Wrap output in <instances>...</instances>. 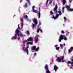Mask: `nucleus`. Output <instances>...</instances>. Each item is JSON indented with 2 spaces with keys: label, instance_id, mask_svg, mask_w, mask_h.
Masks as SVG:
<instances>
[{
  "label": "nucleus",
  "instance_id": "1",
  "mask_svg": "<svg viewBox=\"0 0 73 73\" xmlns=\"http://www.w3.org/2000/svg\"><path fill=\"white\" fill-rule=\"evenodd\" d=\"M17 36H18V37H20V36H21V37H23V34H22L21 33H20L18 34H15V36H14L13 37H12L11 38L12 40H15L17 38Z\"/></svg>",
  "mask_w": 73,
  "mask_h": 73
},
{
  "label": "nucleus",
  "instance_id": "2",
  "mask_svg": "<svg viewBox=\"0 0 73 73\" xmlns=\"http://www.w3.org/2000/svg\"><path fill=\"white\" fill-rule=\"evenodd\" d=\"M64 56H62L61 57H58L57 59V61L58 62H61V61L62 60V62H65V60H64Z\"/></svg>",
  "mask_w": 73,
  "mask_h": 73
},
{
  "label": "nucleus",
  "instance_id": "3",
  "mask_svg": "<svg viewBox=\"0 0 73 73\" xmlns=\"http://www.w3.org/2000/svg\"><path fill=\"white\" fill-rule=\"evenodd\" d=\"M44 68L46 70V73H50V71L49 70V69H48V65L46 64L45 65Z\"/></svg>",
  "mask_w": 73,
  "mask_h": 73
},
{
  "label": "nucleus",
  "instance_id": "4",
  "mask_svg": "<svg viewBox=\"0 0 73 73\" xmlns=\"http://www.w3.org/2000/svg\"><path fill=\"white\" fill-rule=\"evenodd\" d=\"M66 8L68 10V11L70 12H72L73 11V9H71L69 6H68V5H66Z\"/></svg>",
  "mask_w": 73,
  "mask_h": 73
},
{
  "label": "nucleus",
  "instance_id": "5",
  "mask_svg": "<svg viewBox=\"0 0 73 73\" xmlns=\"http://www.w3.org/2000/svg\"><path fill=\"white\" fill-rule=\"evenodd\" d=\"M58 8L57 5H55V7L54 8L53 11L55 13H57L58 12H57V9Z\"/></svg>",
  "mask_w": 73,
  "mask_h": 73
},
{
  "label": "nucleus",
  "instance_id": "6",
  "mask_svg": "<svg viewBox=\"0 0 73 73\" xmlns=\"http://www.w3.org/2000/svg\"><path fill=\"white\" fill-rule=\"evenodd\" d=\"M64 36L61 35L60 36V38H59L58 41L59 42H61V40H64V38L63 37Z\"/></svg>",
  "mask_w": 73,
  "mask_h": 73
},
{
  "label": "nucleus",
  "instance_id": "7",
  "mask_svg": "<svg viewBox=\"0 0 73 73\" xmlns=\"http://www.w3.org/2000/svg\"><path fill=\"white\" fill-rule=\"evenodd\" d=\"M33 21L34 23H35V25H37L38 24V22H37V20L35 19H33Z\"/></svg>",
  "mask_w": 73,
  "mask_h": 73
},
{
  "label": "nucleus",
  "instance_id": "8",
  "mask_svg": "<svg viewBox=\"0 0 73 73\" xmlns=\"http://www.w3.org/2000/svg\"><path fill=\"white\" fill-rule=\"evenodd\" d=\"M54 69L55 72H56L57 70V69H58V67L56 65H55L54 67Z\"/></svg>",
  "mask_w": 73,
  "mask_h": 73
},
{
  "label": "nucleus",
  "instance_id": "9",
  "mask_svg": "<svg viewBox=\"0 0 73 73\" xmlns=\"http://www.w3.org/2000/svg\"><path fill=\"white\" fill-rule=\"evenodd\" d=\"M25 50L26 52L27 55H28L29 54V52L28 51V47H27L25 49Z\"/></svg>",
  "mask_w": 73,
  "mask_h": 73
},
{
  "label": "nucleus",
  "instance_id": "10",
  "mask_svg": "<svg viewBox=\"0 0 73 73\" xmlns=\"http://www.w3.org/2000/svg\"><path fill=\"white\" fill-rule=\"evenodd\" d=\"M73 49V47H71L70 48V49H69L68 50V53H71Z\"/></svg>",
  "mask_w": 73,
  "mask_h": 73
},
{
  "label": "nucleus",
  "instance_id": "11",
  "mask_svg": "<svg viewBox=\"0 0 73 73\" xmlns=\"http://www.w3.org/2000/svg\"><path fill=\"white\" fill-rule=\"evenodd\" d=\"M33 40V38L31 37H30L28 39H27L28 41H32Z\"/></svg>",
  "mask_w": 73,
  "mask_h": 73
},
{
  "label": "nucleus",
  "instance_id": "12",
  "mask_svg": "<svg viewBox=\"0 0 73 73\" xmlns=\"http://www.w3.org/2000/svg\"><path fill=\"white\" fill-rule=\"evenodd\" d=\"M19 32H20V31H19V30L17 29L16 30V31H15V33H17L15 34H19Z\"/></svg>",
  "mask_w": 73,
  "mask_h": 73
},
{
  "label": "nucleus",
  "instance_id": "13",
  "mask_svg": "<svg viewBox=\"0 0 73 73\" xmlns=\"http://www.w3.org/2000/svg\"><path fill=\"white\" fill-rule=\"evenodd\" d=\"M28 6V3H26L25 4L23 5V7L24 8H27Z\"/></svg>",
  "mask_w": 73,
  "mask_h": 73
},
{
  "label": "nucleus",
  "instance_id": "14",
  "mask_svg": "<svg viewBox=\"0 0 73 73\" xmlns=\"http://www.w3.org/2000/svg\"><path fill=\"white\" fill-rule=\"evenodd\" d=\"M36 46H35L32 47V50H35L36 49Z\"/></svg>",
  "mask_w": 73,
  "mask_h": 73
},
{
  "label": "nucleus",
  "instance_id": "15",
  "mask_svg": "<svg viewBox=\"0 0 73 73\" xmlns=\"http://www.w3.org/2000/svg\"><path fill=\"white\" fill-rule=\"evenodd\" d=\"M33 12H34V13H37V11L36 10L34 9L33 10Z\"/></svg>",
  "mask_w": 73,
  "mask_h": 73
},
{
  "label": "nucleus",
  "instance_id": "16",
  "mask_svg": "<svg viewBox=\"0 0 73 73\" xmlns=\"http://www.w3.org/2000/svg\"><path fill=\"white\" fill-rule=\"evenodd\" d=\"M29 44H31V45H32V43L30 42H28L27 43V45H28Z\"/></svg>",
  "mask_w": 73,
  "mask_h": 73
},
{
  "label": "nucleus",
  "instance_id": "17",
  "mask_svg": "<svg viewBox=\"0 0 73 73\" xmlns=\"http://www.w3.org/2000/svg\"><path fill=\"white\" fill-rule=\"evenodd\" d=\"M62 2L63 4H65L66 3V0H62Z\"/></svg>",
  "mask_w": 73,
  "mask_h": 73
},
{
  "label": "nucleus",
  "instance_id": "18",
  "mask_svg": "<svg viewBox=\"0 0 73 73\" xmlns=\"http://www.w3.org/2000/svg\"><path fill=\"white\" fill-rule=\"evenodd\" d=\"M38 16L39 17V19L40 18V16H41V13H40V12H39L38 13Z\"/></svg>",
  "mask_w": 73,
  "mask_h": 73
},
{
  "label": "nucleus",
  "instance_id": "19",
  "mask_svg": "<svg viewBox=\"0 0 73 73\" xmlns=\"http://www.w3.org/2000/svg\"><path fill=\"white\" fill-rule=\"evenodd\" d=\"M59 16V14H57L56 15V17H55V19H57V17H58V16Z\"/></svg>",
  "mask_w": 73,
  "mask_h": 73
},
{
  "label": "nucleus",
  "instance_id": "20",
  "mask_svg": "<svg viewBox=\"0 0 73 73\" xmlns=\"http://www.w3.org/2000/svg\"><path fill=\"white\" fill-rule=\"evenodd\" d=\"M58 13H59V15L60 16H61V15H62V13H61V11H58Z\"/></svg>",
  "mask_w": 73,
  "mask_h": 73
},
{
  "label": "nucleus",
  "instance_id": "21",
  "mask_svg": "<svg viewBox=\"0 0 73 73\" xmlns=\"http://www.w3.org/2000/svg\"><path fill=\"white\" fill-rule=\"evenodd\" d=\"M27 32V35H28V36H29V31H26Z\"/></svg>",
  "mask_w": 73,
  "mask_h": 73
},
{
  "label": "nucleus",
  "instance_id": "22",
  "mask_svg": "<svg viewBox=\"0 0 73 73\" xmlns=\"http://www.w3.org/2000/svg\"><path fill=\"white\" fill-rule=\"evenodd\" d=\"M56 50H59V49H60V47H56Z\"/></svg>",
  "mask_w": 73,
  "mask_h": 73
},
{
  "label": "nucleus",
  "instance_id": "23",
  "mask_svg": "<svg viewBox=\"0 0 73 73\" xmlns=\"http://www.w3.org/2000/svg\"><path fill=\"white\" fill-rule=\"evenodd\" d=\"M39 49V48H35V52H37V51Z\"/></svg>",
  "mask_w": 73,
  "mask_h": 73
},
{
  "label": "nucleus",
  "instance_id": "24",
  "mask_svg": "<svg viewBox=\"0 0 73 73\" xmlns=\"http://www.w3.org/2000/svg\"><path fill=\"white\" fill-rule=\"evenodd\" d=\"M30 0H27V3H28L29 5H31V3H30V1H29Z\"/></svg>",
  "mask_w": 73,
  "mask_h": 73
},
{
  "label": "nucleus",
  "instance_id": "25",
  "mask_svg": "<svg viewBox=\"0 0 73 73\" xmlns=\"http://www.w3.org/2000/svg\"><path fill=\"white\" fill-rule=\"evenodd\" d=\"M40 28H38L37 29V33H38V32H39V31H40Z\"/></svg>",
  "mask_w": 73,
  "mask_h": 73
},
{
  "label": "nucleus",
  "instance_id": "26",
  "mask_svg": "<svg viewBox=\"0 0 73 73\" xmlns=\"http://www.w3.org/2000/svg\"><path fill=\"white\" fill-rule=\"evenodd\" d=\"M50 13L51 15H53L54 14L53 13L52 11H50Z\"/></svg>",
  "mask_w": 73,
  "mask_h": 73
},
{
  "label": "nucleus",
  "instance_id": "27",
  "mask_svg": "<svg viewBox=\"0 0 73 73\" xmlns=\"http://www.w3.org/2000/svg\"><path fill=\"white\" fill-rule=\"evenodd\" d=\"M38 40V39H36L35 40V43H37Z\"/></svg>",
  "mask_w": 73,
  "mask_h": 73
},
{
  "label": "nucleus",
  "instance_id": "28",
  "mask_svg": "<svg viewBox=\"0 0 73 73\" xmlns=\"http://www.w3.org/2000/svg\"><path fill=\"white\" fill-rule=\"evenodd\" d=\"M61 33H62L63 34H64V33H65L64 32V31L62 30L61 31Z\"/></svg>",
  "mask_w": 73,
  "mask_h": 73
},
{
  "label": "nucleus",
  "instance_id": "29",
  "mask_svg": "<svg viewBox=\"0 0 73 73\" xmlns=\"http://www.w3.org/2000/svg\"><path fill=\"white\" fill-rule=\"evenodd\" d=\"M35 6H33V7H32V10H34V9H35Z\"/></svg>",
  "mask_w": 73,
  "mask_h": 73
},
{
  "label": "nucleus",
  "instance_id": "30",
  "mask_svg": "<svg viewBox=\"0 0 73 73\" xmlns=\"http://www.w3.org/2000/svg\"><path fill=\"white\" fill-rule=\"evenodd\" d=\"M64 7H63L62 8V11L63 13H64Z\"/></svg>",
  "mask_w": 73,
  "mask_h": 73
},
{
  "label": "nucleus",
  "instance_id": "31",
  "mask_svg": "<svg viewBox=\"0 0 73 73\" xmlns=\"http://www.w3.org/2000/svg\"><path fill=\"white\" fill-rule=\"evenodd\" d=\"M48 1H49V0H47V1H46V5L48 4Z\"/></svg>",
  "mask_w": 73,
  "mask_h": 73
},
{
  "label": "nucleus",
  "instance_id": "32",
  "mask_svg": "<svg viewBox=\"0 0 73 73\" xmlns=\"http://www.w3.org/2000/svg\"><path fill=\"white\" fill-rule=\"evenodd\" d=\"M64 40H67V38H66V37H64Z\"/></svg>",
  "mask_w": 73,
  "mask_h": 73
},
{
  "label": "nucleus",
  "instance_id": "33",
  "mask_svg": "<svg viewBox=\"0 0 73 73\" xmlns=\"http://www.w3.org/2000/svg\"><path fill=\"white\" fill-rule=\"evenodd\" d=\"M60 46L61 48H62V44H60Z\"/></svg>",
  "mask_w": 73,
  "mask_h": 73
},
{
  "label": "nucleus",
  "instance_id": "34",
  "mask_svg": "<svg viewBox=\"0 0 73 73\" xmlns=\"http://www.w3.org/2000/svg\"><path fill=\"white\" fill-rule=\"evenodd\" d=\"M52 18L53 19H56L55 18V17L53 15H52Z\"/></svg>",
  "mask_w": 73,
  "mask_h": 73
},
{
  "label": "nucleus",
  "instance_id": "35",
  "mask_svg": "<svg viewBox=\"0 0 73 73\" xmlns=\"http://www.w3.org/2000/svg\"><path fill=\"white\" fill-rule=\"evenodd\" d=\"M21 25L22 26V28H23V23H21Z\"/></svg>",
  "mask_w": 73,
  "mask_h": 73
},
{
  "label": "nucleus",
  "instance_id": "36",
  "mask_svg": "<svg viewBox=\"0 0 73 73\" xmlns=\"http://www.w3.org/2000/svg\"><path fill=\"white\" fill-rule=\"evenodd\" d=\"M35 24H33V27H32L33 28V29L34 28V27H35Z\"/></svg>",
  "mask_w": 73,
  "mask_h": 73
},
{
  "label": "nucleus",
  "instance_id": "37",
  "mask_svg": "<svg viewBox=\"0 0 73 73\" xmlns=\"http://www.w3.org/2000/svg\"><path fill=\"white\" fill-rule=\"evenodd\" d=\"M64 20H66V17H64Z\"/></svg>",
  "mask_w": 73,
  "mask_h": 73
},
{
  "label": "nucleus",
  "instance_id": "38",
  "mask_svg": "<svg viewBox=\"0 0 73 73\" xmlns=\"http://www.w3.org/2000/svg\"><path fill=\"white\" fill-rule=\"evenodd\" d=\"M72 0H69V2L70 3L72 2Z\"/></svg>",
  "mask_w": 73,
  "mask_h": 73
},
{
  "label": "nucleus",
  "instance_id": "39",
  "mask_svg": "<svg viewBox=\"0 0 73 73\" xmlns=\"http://www.w3.org/2000/svg\"><path fill=\"white\" fill-rule=\"evenodd\" d=\"M21 21H23V18L21 19Z\"/></svg>",
  "mask_w": 73,
  "mask_h": 73
},
{
  "label": "nucleus",
  "instance_id": "40",
  "mask_svg": "<svg viewBox=\"0 0 73 73\" xmlns=\"http://www.w3.org/2000/svg\"><path fill=\"white\" fill-rule=\"evenodd\" d=\"M25 17H26V19H27V18H28V16L27 15H26L25 16Z\"/></svg>",
  "mask_w": 73,
  "mask_h": 73
},
{
  "label": "nucleus",
  "instance_id": "41",
  "mask_svg": "<svg viewBox=\"0 0 73 73\" xmlns=\"http://www.w3.org/2000/svg\"><path fill=\"white\" fill-rule=\"evenodd\" d=\"M39 25H41V22H39Z\"/></svg>",
  "mask_w": 73,
  "mask_h": 73
},
{
  "label": "nucleus",
  "instance_id": "42",
  "mask_svg": "<svg viewBox=\"0 0 73 73\" xmlns=\"http://www.w3.org/2000/svg\"><path fill=\"white\" fill-rule=\"evenodd\" d=\"M36 53H34V56H36Z\"/></svg>",
  "mask_w": 73,
  "mask_h": 73
},
{
  "label": "nucleus",
  "instance_id": "43",
  "mask_svg": "<svg viewBox=\"0 0 73 73\" xmlns=\"http://www.w3.org/2000/svg\"><path fill=\"white\" fill-rule=\"evenodd\" d=\"M52 3V1H51V2L50 3V4H51Z\"/></svg>",
  "mask_w": 73,
  "mask_h": 73
},
{
  "label": "nucleus",
  "instance_id": "44",
  "mask_svg": "<svg viewBox=\"0 0 73 73\" xmlns=\"http://www.w3.org/2000/svg\"><path fill=\"white\" fill-rule=\"evenodd\" d=\"M18 29L20 30V27H18Z\"/></svg>",
  "mask_w": 73,
  "mask_h": 73
},
{
  "label": "nucleus",
  "instance_id": "45",
  "mask_svg": "<svg viewBox=\"0 0 73 73\" xmlns=\"http://www.w3.org/2000/svg\"><path fill=\"white\" fill-rule=\"evenodd\" d=\"M65 43H64L63 44V46H65Z\"/></svg>",
  "mask_w": 73,
  "mask_h": 73
},
{
  "label": "nucleus",
  "instance_id": "46",
  "mask_svg": "<svg viewBox=\"0 0 73 73\" xmlns=\"http://www.w3.org/2000/svg\"><path fill=\"white\" fill-rule=\"evenodd\" d=\"M40 31L41 32H42V30H41V29L40 30Z\"/></svg>",
  "mask_w": 73,
  "mask_h": 73
},
{
  "label": "nucleus",
  "instance_id": "47",
  "mask_svg": "<svg viewBox=\"0 0 73 73\" xmlns=\"http://www.w3.org/2000/svg\"><path fill=\"white\" fill-rule=\"evenodd\" d=\"M55 46V47H57V45H56Z\"/></svg>",
  "mask_w": 73,
  "mask_h": 73
},
{
  "label": "nucleus",
  "instance_id": "48",
  "mask_svg": "<svg viewBox=\"0 0 73 73\" xmlns=\"http://www.w3.org/2000/svg\"><path fill=\"white\" fill-rule=\"evenodd\" d=\"M21 2H22V0H21L20 1V3H21Z\"/></svg>",
  "mask_w": 73,
  "mask_h": 73
},
{
  "label": "nucleus",
  "instance_id": "49",
  "mask_svg": "<svg viewBox=\"0 0 73 73\" xmlns=\"http://www.w3.org/2000/svg\"><path fill=\"white\" fill-rule=\"evenodd\" d=\"M39 26H40V25H39L37 26V27H39Z\"/></svg>",
  "mask_w": 73,
  "mask_h": 73
},
{
  "label": "nucleus",
  "instance_id": "50",
  "mask_svg": "<svg viewBox=\"0 0 73 73\" xmlns=\"http://www.w3.org/2000/svg\"><path fill=\"white\" fill-rule=\"evenodd\" d=\"M25 42H27V40H25Z\"/></svg>",
  "mask_w": 73,
  "mask_h": 73
},
{
  "label": "nucleus",
  "instance_id": "51",
  "mask_svg": "<svg viewBox=\"0 0 73 73\" xmlns=\"http://www.w3.org/2000/svg\"><path fill=\"white\" fill-rule=\"evenodd\" d=\"M20 38H18V40H20Z\"/></svg>",
  "mask_w": 73,
  "mask_h": 73
},
{
  "label": "nucleus",
  "instance_id": "52",
  "mask_svg": "<svg viewBox=\"0 0 73 73\" xmlns=\"http://www.w3.org/2000/svg\"><path fill=\"white\" fill-rule=\"evenodd\" d=\"M18 27H19V25H18Z\"/></svg>",
  "mask_w": 73,
  "mask_h": 73
},
{
  "label": "nucleus",
  "instance_id": "53",
  "mask_svg": "<svg viewBox=\"0 0 73 73\" xmlns=\"http://www.w3.org/2000/svg\"><path fill=\"white\" fill-rule=\"evenodd\" d=\"M69 33H69V32H68V34Z\"/></svg>",
  "mask_w": 73,
  "mask_h": 73
},
{
  "label": "nucleus",
  "instance_id": "54",
  "mask_svg": "<svg viewBox=\"0 0 73 73\" xmlns=\"http://www.w3.org/2000/svg\"><path fill=\"white\" fill-rule=\"evenodd\" d=\"M53 3H54V2H53Z\"/></svg>",
  "mask_w": 73,
  "mask_h": 73
},
{
  "label": "nucleus",
  "instance_id": "55",
  "mask_svg": "<svg viewBox=\"0 0 73 73\" xmlns=\"http://www.w3.org/2000/svg\"><path fill=\"white\" fill-rule=\"evenodd\" d=\"M70 68L71 69V68Z\"/></svg>",
  "mask_w": 73,
  "mask_h": 73
}]
</instances>
